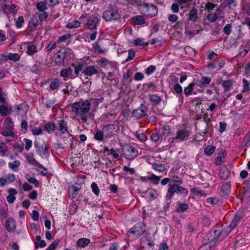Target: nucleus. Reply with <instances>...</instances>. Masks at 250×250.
<instances>
[{"mask_svg": "<svg viewBox=\"0 0 250 250\" xmlns=\"http://www.w3.org/2000/svg\"><path fill=\"white\" fill-rule=\"evenodd\" d=\"M90 107L91 102L89 100L83 101L81 99L80 101L72 104L71 110L76 116L80 117L83 123H84L87 120L85 115L88 113Z\"/></svg>", "mask_w": 250, "mask_h": 250, "instance_id": "f257e3e1", "label": "nucleus"}, {"mask_svg": "<svg viewBox=\"0 0 250 250\" xmlns=\"http://www.w3.org/2000/svg\"><path fill=\"white\" fill-rule=\"evenodd\" d=\"M102 17L106 21H116L121 18V15L116 6L109 7L104 11Z\"/></svg>", "mask_w": 250, "mask_h": 250, "instance_id": "f03ea898", "label": "nucleus"}, {"mask_svg": "<svg viewBox=\"0 0 250 250\" xmlns=\"http://www.w3.org/2000/svg\"><path fill=\"white\" fill-rule=\"evenodd\" d=\"M34 146L36 149L37 153L42 158H47L50 155V149L49 146L43 142L42 144H40L37 141L34 142Z\"/></svg>", "mask_w": 250, "mask_h": 250, "instance_id": "7ed1b4c3", "label": "nucleus"}, {"mask_svg": "<svg viewBox=\"0 0 250 250\" xmlns=\"http://www.w3.org/2000/svg\"><path fill=\"white\" fill-rule=\"evenodd\" d=\"M140 9L143 14L150 17L155 16L158 13L157 7L152 4L143 3L140 5Z\"/></svg>", "mask_w": 250, "mask_h": 250, "instance_id": "20e7f679", "label": "nucleus"}, {"mask_svg": "<svg viewBox=\"0 0 250 250\" xmlns=\"http://www.w3.org/2000/svg\"><path fill=\"white\" fill-rule=\"evenodd\" d=\"M174 193H182L187 195L188 193V191L185 188L177 185L170 186L168 189L167 193L166 196L167 200L171 199Z\"/></svg>", "mask_w": 250, "mask_h": 250, "instance_id": "39448f33", "label": "nucleus"}, {"mask_svg": "<svg viewBox=\"0 0 250 250\" xmlns=\"http://www.w3.org/2000/svg\"><path fill=\"white\" fill-rule=\"evenodd\" d=\"M118 130V127L117 125L115 124H109L103 128V132H104L105 139L110 138L116 135Z\"/></svg>", "mask_w": 250, "mask_h": 250, "instance_id": "423d86ee", "label": "nucleus"}, {"mask_svg": "<svg viewBox=\"0 0 250 250\" xmlns=\"http://www.w3.org/2000/svg\"><path fill=\"white\" fill-rule=\"evenodd\" d=\"M145 231V224L143 222H139L131 228L128 232L134 234L136 237H139L142 235Z\"/></svg>", "mask_w": 250, "mask_h": 250, "instance_id": "0eeeda50", "label": "nucleus"}, {"mask_svg": "<svg viewBox=\"0 0 250 250\" xmlns=\"http://www.w3.org/2000/svg\"><path fill=\"white\" fill-rule=\"evenodd\" d=\"M211 81V79L209 77H203L200 79L194 80L193 82L195 87L198 86L200 88L196 91L202 92L203 91V87L209 84Z\"/></svg>", "mask_w": 250, "mask_h": 250, "instance_id": "6e6552de", "label": "nucleus"}, {"mask_svg": "<svg viewBox=\"0 0 250 250\" xmlns=\"http://www.w3.org/2000/svg\"><path fill=\"white\" fill-rule=\"evenodd\" d=\"M123 154L125 158L132 160L138 155V150L133 146H127L123 149Z\"/></svg>", "mask_w": 250, "mask_h": 250, "instance_id": "1a4fd4ad", "label": "nucleus"}, {"mask_svg": "<svg viewBox=\"0 0 250 250\" xmlns=\"http://www.w3.org/2000/svg\"><path fill=\"white\" fill-rule=\"evenodd\" d=\"M100 21V20L97 15H93L88 18L86 25L89 29L95 30L96 29Z\"/></svg>", "mask_w": 250, "mask_h": 250, "instance_id": "9d476101", "label": "nucleus"}, {"mask_svg": "<svg viewBox=\"0 0 250 250\" xmlns=\"http://www.w3.org/2000/svg\"><path fill=\"white\" fill-rule=\"evenodd\" d=\"M190 132L188 130L185 129H181L177 131L176 136L173 137L174 140L179 141L187 140L189 136Z\"/></svg>", "mask_w": 250, "mask_h": 250, "instance_id": "9b49d317", "label": "nucleus"}, {"mask_svg": "<svg viewBox=\"0 0 250 250\" xmlns=\"http://www.w3.org/2000/svg\"><path fill=\"white\" fill-rule=\"evenodd\" d=\"M146 110L147 108L143 104H141L140 108L134 110L132 114L133 116L137 118H147L148 115L146 113Z\"/></svg>", "mask_w": 250, "mask_h": 250, "instance_id": "f8f14e48", "label": "nucleus"}, {"mask_svg": "<svg viewBox=\"0 0 250 250\" xmlns=\"http://www.w3.org/2000/svg\"><path fill=\"white\" fill-rule=\"evenodd\" d=\"M39 24L40 21L37 17H34L32 18L29 22L27 28L28 32L31 33L36 30Z\"/></svg>", "mask_w": 250, "mask_h": 250, "instance_id": "ddd939ff", "label": "nucleus"}, {"mask_svg": "<svg viewBox=\"0 0 250 250\" xmlns=\"http://www.w3.org/2000/svg\"><path fill=\"white\" fill-rule=\"evenodd\" d=\"M84 76H91L98 73L97 67L94 65H90L84 68L83 71Z\"/></svg>", "mask_w": 250, "mask_h": 250, "instance_id": "4468645a", "label": "nucleus"}, {"mask_svg": "<svg viewBox=\"0 0 250 250\" xmlns=\"http://www.w3.org/2000/svg\"><path fill=\"white\" fill-rule=\"evenodd\" d=\"M8 193V196L6 197L7 201L9 204H13L16 200L15 195L17 194V191L16 189L10 188L7 190Z\"/></svg>", "mask_w": 250, "mask_h": 250, "instance_id": "2eb2a0df", "label": "nucleus"}, {"mask_svg": "<svg viewBox=\"0 0 250 250\" xmlns=\"http://www.w3.org/2000/svg\"><path fill=\"white\" fill-rule=\"evenodd\" d=\"M97 62L101 65L102 67H106L108 66L111 67L112 68H114L116 67V63L115 62H109L107 59L105 58H102L100 60H98Z\"/></svg>", "mask_w": 250, "mask_h": 250, "instance_id": "dca6fc26", "label": "nucleus"}, {"mask_svg": "<svg viewBox=\"0 0 250 250\" xmlns=\"http://www.w3.org/2000/svg\"><path fill=\"white\" fill-rule=\"evenodd\" d=\"M197 13L198 10L195 8H192L188 14V20L192 22H196L198 20Z\"/></svg>", "mask_w": 250, "mask_h": 250, "instance_id": "f3484780", "label": "nucleus"}, {"mask_svg": "<svg viewBox=\"0 0 250 250\" xmlns=\"http://www.w3.org/2000/svg\"><path fill=\"white\" fill-rule=\"evenodd\" d=\"M5 227L8 231L14 232L16 229L15 222L12 218L7 219L5 223Z\"/></svg>", "mask_w": 250, "mask_h": 250, "instance_id": "a211bd4d", "label": "nucleus"}, {"mask_svg": "<svg viewBox=\"0 0 250 250\" xmlns=\"http://www.w3.org/2000/svg\"><path fill=\"white\" fill-rule=\"evenodd\" d=\"M131 22L134 25H140L146 22L145 19L141 16H134L131 18Z\"/></svg>", "mask_w": 250, "mask_h": 250, "instance_id": "6ab92c4d", "label": "nucleus"}, {"mask_svg": "<svg viewBox=\"0 0 250 250\" xmlns=\"http://www.w3.org/2000/svg\"><path fill=\"white\" fill-rule=\"evenodd\" d=\"M230 172L226 167H223L221 168L219 172V177L222 180H227L229 176Z\"/></svg>", "mask_w": 250, "mask_h": 250, "instance_id": "aec40b11", "label": "nucleus"}, {"mask_svg": "<svg viewBox=\"0 0 250 250\" xmlns=\"http://www.w3.org/2000/svg\"><path fill=\"white\" fill-rule=\"evenodd\" d=\"M25 158L27 162L32 165L35 166H39L41 168L43 167V166L40 164L32 155L26 154L25 155Z\"/></svg>", "mask_w": 250, "mask_h": 250, "instance_id": "412c9836", "label": "nucleus"}, {"mask_svg": "<svg viewBox=\"0 0 250 250\" xmlns=\"http://www.w3.org/2000/svg\"><path fill=\"white\" fill-rule=\"evenodd\" d=\"M242 218V215L241 214H239L237 213L235 215V217H234L233 220L229 225V227L231 228L232 229H234L237 226L238 223L240 222Z\"/></svg>", "mask_w": 250, "mask_h": 250, "instance_id": "4be33fe9", "label": "nucleus"}, {"mask_svg": "<svg viewBox=\"0 0 250 250\" xmlns=\"http://www.w3.org/2000/svg\"><path fill=\"white\" fill-rule=\"evenodd\" d=\"M221 12V10L219 8H217L215 10V13H210L207 16V19L211 22H215L217 18L218 15Z\"/></svg>", "mask_w": 250, "mask_h": 250, "instance_id": "5701e85b", "label": "nucleus"}, {"mask_svg": "<svg viewBox=\"0 0 250 250\" xmlns=\"http://www.w3.org/2000/svg\"><path fill=\"white\" fill-rule=\"evenodd\" d=\"M59 130L62 133H65L68 130L67 123L64 120L59 121Z\"/></svg>", "mask_w": 250, "mask_h": 250, "instance_id": "b1692460", "label": "nucleus"}, {"mask_svg": "<svg viewBox=\"0 0 250 250\" xmlns=\"http://www.w3.org/2000/svg\"><path fill=\"white\" fill-rule=\"evenodd\" d=\"M185 33L186 35L189 38H192L194 37L196 35L195 30H192L187 23H186L185 24Z\"/></svg>", "mask_w": 250, "mask_h": 250, "instance_id": "393cba45", "label": "nucleus"}, {"mask_svg": "<svg viewBox=\"0 0 250 250\" xmlns=\"http://www.w3.org/2000/svg\"><path fill=\"white\" fill-rule=\"evenodd\" d=\"M208 117V115L207 114H205L204 116V121L206 124L207 125V128L204 130L203 132L204 135L208 133L209 129L211 126L210 119Z\"/></svg>", "mask_w": 250, "mask_h": 250, "instance_id": "a878e982", "label": "nucleus"}, {"mask_svg": "<svg viewBox=\"0 0 250 250\" xmlns=\"http://www.w3.org/2000/svg\"><path fill=\"white\" fill-rule=\"evenodd\" d=\"M90 242L89 239L85 238H82L79 239L77 242V245L78 247L84 248L87 246Z\"/></svg>", "mask_w": 250, "mask_h": 250, "instance_id": "bb28decb", "label": "nucleus"}, {"mask_svg": "<svg viewBox=\"0 0 250 250\" xmlns=\"http://www.w3.org/2000/svg\"><path fill=\"white\" fill-rule=\"evenodd\" d=\"M27 109L23 104L19 105L17 108V112L18 115L23 117L26 114Z\"/></svg>", "mask_w": 250, "mask_h": 250, "instance_id": "cd10ccee", "label": "nucleus"}, {"mask_svg": "<svg viewBox=\"0 0 250 250\" xmlns=\"http://www.w3.org/2000/svg\"><path fill=\"white\" fill-rule=\"evenodd\" d=\"M196 88L194 84H193V82L190 83L188 87H185L184 88V93L185 95L186 96H188L189 95H190L192 92L193 91L194 89H195Z\"/></svg>", "mask_w": 250, "mask_h": 250, "instance_id": "c85d7f7f", "label": "nucleus"}, {"mask_svg": "<svg viewBox=\"0 0 250 250\" xmlns=\"http://www.w3.org/2000/svg\"><path fill=\"white\" fill-rule=\"evenodd\" d=\"M3 125L7 130H12L13 128L14 123L10 117H8L5 120Z\"/></svg>", "mask_w": 250, "mask_h": 250, "instance_id": "c756f323", "label": "nucleus"}, {"mask_svg": "<svg viewBox=\"0 0 250 250\" xmlns=\"http://www.w3.org/2000/svg\"><path fill=\"white\" fill-rule=\"evenodd\" d=\"M214 233L215 236H214L208 242L209 244H210L211 246L214 245L217 242H220L223 240L221 239V237H219V233L217 230L214 231Z\"/></svg>", "mask_w": 250, "mask_h": 250, "instance_id": "7c9ffc66", "label": "nucleus"}, {"mask_svg": "<svg viewBox=\"0 0 250 250\" xmlns=\"http://www.w3.org/2000/svg\"><path fill=\"white\" fill-rule=\"evenodd\" d=\"M214 233L215 236H214L208 242L209 244H210L211 246L214 245L217 242H220L223 240L221 239V237H219V233L217 230L214 231Z\"/></svg>", "mask_w": 250, "mask_h": 250, "instance_id": "2f4dec72", "label": "nucleus"}, {"mask_svg": "<svg viewBox=\"0 0 250 250\" xmlns=\"http://www.w3.org/2000/svg\"><path fill=\"white\" fill-rule=\"evenodd\" d=\"M56 128V126L54 123L50 122L48 123L43 126L44 130L46 131L48 133H50L53 131Z\"/></svg>", "mask_w": 250, "mask_h": 250, "instance_id": "473e14b6", "label": "nucleus"}, {"mask_svg": "<svg viewBox=\"0 0 250 250\" xmlns=\"http://www.w3.org/2000/svg\"><path fill=\"white\" fill-rule=\"evenodd\" d=\"M152 168L155 171L163 172L165 170L166 167L164 165L162 164L153 163Z\"/></svg>", "mask_w": 250, "mask_h": 250, "instance_id": "72a5a7b5", "label": "nucleus"}, {"mask_svg": "<svg viewBox=\"0 0 250 250\" xmlns=\"http://www.w3.org/2000/svg\"><path fill=\"white\" fill-rule=\"evenodd\" d=\"M27 54L29 55H33L37 52V47L33 44H29L27 46Z\"/></svg>", "mask_w": 250, "mask_h": 250, "instance_id": "f704fd0d", "label": "nucleus"}, {"mask_svg": "<svg viewBox=\"0 0 250 250\" xmlns=\"http://www.w3.org/2000/svg\"><path fill=\"white\" fill-rule=\"evenodd\" d=\"M232 229L229 226L226 229H223L221 232H218L219 233V237L221 239H224L232 230Z\"/></svg>", "mask_w": 250, "mask_h": 250, "instance_id": "c9c22d12", "label": "nucleus"}, {"mask_svg": "<svg viewBox=\"0 0 250 250\" xmlns=\"http://www.w3.org/2000/svg\"><path fill=\"white\" fill-rule=\"evenodd\" d=\"M9 114L8 107L5 104H0V115L1 116H5Z\"/></svg>", "mask_w": 250, "mask_h": 250, "instance_id": "e433bc0d", "label": "nucleus"}, {"mask_svg": "<svg viewBox=\"0 0 250 250\" xmlns=\"http://www.w3.org/2000/svg\"><path fill=\"white\" fill-rule=\"evenodd\" d=\"M149 99L152 103L155 104H159L162 101L161 98L156 94L149 95Z\"/></svg>", "mask_w": 250, "mask_h": 250, "instance_id": "4c0bfd02", "label": "nucleus"}, {"mask_svg": "<svg viewBox=\"0 0 250 250\" xmlns=\"http://www.w3.org/2000/svg\"><path fill=\"white\" fill-rule=\"evenodd\" d=\"M170 134V127L168 125L164 126L163 127V131L161 134V137L164 139H166L168 137Z\"/></svg>", "mask_w": 250, "mask_h": 250, "instance_id": "58836bf2", "label": "nucleus"}, {"mask_svg": "<svg viewBox=\"0 0 250 250\" xmlns=\"http://www.w3.org/2000/svg\"><path fill=\"white\" fill-rule=\"evenodd\" d=\"M222 85L224 89V91L225 92H228L229 91L232 87V82L231 80H229L224 81L222 83Z\"/></svg>", "mask_w": 250, "mask_h": 250, "instance_id": "ea45409f", "label": "nucleus"}, {"mask_svg": "<svg viewBox=\"0 0 250 250\" xmlns=\"http://www.w3.org/2000/svg\"><path fill=\"white\" fill-rule=\"evenodd\" d=\"M104 132H103V129L102 131L98 130L96 132L94 135V139L98 141H103L104 139Z\"/></svg>", "mask_w": 250, "mask_h": 250, "instance_id": "a19ab883", "label": "nucleus"}, {"mask_svg": "<svg viewBox=\"0 0 250 250\" xmlns=\"http://www.w3.org/2000/svg\"><path fill=\"white\" fill-rule=\"evenodd\" d=\"M81 23L78 21H74L67 24L66 27L69 29H73L81 26Z\"/></svg>", "mask_w": 250, "mask_h": 250, "instance_id": "79ce46f5", "label": "nucleus"}, {"mask_svg": "<svg viewBox=\"0 0 250 250\" xmlns=\"http://www.w3.org/2000/svg\"><path fill=\"white\" fill-rule=\"evenodd\" d=\"M20 162L19 161L15 160L13 162H10L8 163L9 167L14 171H17L20 165Z\"/></svg>", "mask_w": 250, "mask_h": 250, "instance_id": "37998d69", "label": "nucleus"}, {"mask_svg": "<svg viewBox=\"0 0 250 250\" xmlns=\"http://www.w3.org/2000/svg\"><path fill=\"white\" fill-rule=\"evenodd\" d=\"M154 245V243L153 241L150 240H147V242H143L142 244V247L144 249L143 250H146V248L147 247H149L150 248V250H153V247Z\"/></svg>", "mask_w": 250, "mask_h": 250, "instance_id": "c03bdc74", "label": "nucleus"}, {"mask_svg": "<svg viewBox=\"0 0 250 250\" xmlns=\"http://www.w3.org/2000/svg\"><path fill=\"white\" fill-rule=\"evenodd\" d=\"M72 72V69L71 68L69 67L67 69H63L61 72V75L62 77L67 78L68 77Z\"/></svg>", "mask_w": 250, "mask_h": 250, "instance_id": "a18cd8bd", "label": "nucleus"}, {"mask_svg": "<svg viewBox=\"0 0 250 250\" xmlns=\"http://www.w3.org/2000/svg\"><path fill=\"white\" fill-rule=\"evenodd\" d=\"M46 4H47L45 1H41L38 2L37 4V8L38 11V12H44L47 8Z\"/></svg>", "mask_w": 250, "mask_h": 250, "instance_id": "49530a36", "label": "nucleus"}, {"mask_svg": "<svg viewBox=\"0 0 250 250\" xmlns=\"http://www.w3.org/2000/svg\"><path fill=\"white\" fill-rule=\"evenodd\" d=\"M8 150V147L3 142H0V155L4 156Z\"/></svg>", "mask_w": 250, "mask_h": 250, "instance_id": "de8ad7c7", "label": "nucleus"}, {"mask_svg": "<svg viewBox=\"0 0 250 250\" xmlns=\"http://www.w3.org/2000/svg\"><path fill=\"white\" fill-rule=\"evenodd\" d=\"M26 179L30 183L33 184L36 187H38L39 183L38 181L34 177H30L28 174H26L25 176Z\"/></svg>", "mask_w": 250, "mask_h": 250, "instance_id": "09e8293b", "label": "nucleus"}, {"mask_svg": "<svg viewBox=\"0 0 250 250\" xmlns=\"http://www.w3.org/2000/svg\"><path fill=\"white\" fill-rule=\"evenodd\" d=\"M215 149V147L212 146H208L204 149L205 154L207 155L212 154Z\"/></svg>", "mask_w": 250, "mask_h": 250, "instance_id": "8fccbe9b", "label": "nucleus"}, {"mask_svg": "<svg viewBox=\"0 0 250 250\" xmlns=\"http://www.w3.org/2000/svg\"><path fill=\"white\" fill-rule=\"evenodd\" d=\"M64 58V53L61 51H59L57 54V58H56V62L58 64H61L63 62Z\"/></svg>", "mask_w": 250, "mask_h": 250, "instance_id": "3c124183", "label": "nucleus"}, {"mask_svg": "<svg viewBox=\"0 0 250 250\" xmlns=\"http://www.w3.org/2000/svg\"><path fill=\"white\" fill-rule=\"evenodd\" d=\"M188 208V205L187 204H180L179 207L176 209L177 212H182L187 210Z\"/></svg>", "mask_w": 250, "mask_h": 250, "instance_id": "603ef678", "label": "nucleus"}, {"mask_svg": "<svg viewBox=\"0 0 250 250\" xmlns=\"http://www.w3.org/2000/svg\"><path fill=\"white\" fill-rule=\"evenodd\" d=\"M242 9L246 12L247 14L250 15V3H246L245 2H241Z\"/></svg>", "mask_w": 250, "mask_h": 250, "instance_id": "864d4df0", "label": "nucleus"}, {"mask_svg": "<svg viewBox=\"0 0 250 250\" xmlns=\"http://www.w3.org/2000/svg\"><path fill=\"white\" fill-rule=\"evenodd\" d=\"M60 84V82L59 80L56 79L50 84V88L52 90H55L59 87Z\"/></svg>", "mask_w": 250, "mask_h": 250, "instance_id": "5fc2aeb1", "label": "nucleus"}, {"mask_svg": "<svg viewBox=\"0 0 250 250\" xmlns=\"http://www.w3.org/2000/svg\"><path fill=\"white\" fill-rule=\"evenodd\" d=\"M24 21L23 17L22 16H19L16 21V27L18 28H21L22 26Z\"/></svg>", "mask_w": 250, "mask_h": 250, "instance_id": "6e6d98bb", "label": "nucleus"}, {"mask_svg": "<svg viewBox=\"0 0 250 250\" xmlns=\"http://www.w3.org/2000/svg\"><path fill=\"white\" fill-rule=\"evenodd\" d=\"M230 189V184L227 183V184L222 186L221 190L223 193L227 194L229 192Z\"/></svg>", "mask_w": 250, "mask_h": 250, "instance_id": "4d7b16f0", "label": "nucleus"}, {"mask_svg": "<svg viewBox=\"0 0 250 250\" xmlns=\"http://www.w3.org/2000/svg\"><path fill=\"white\" fill-rule=\"evenodd\" d=\"M92 191L96 195H98L100 193V189L99 188L97 184L95 182H93L91 185Z\"/></svg>", "mask_w": 250, "mask_h": 250, "instance_id": "13d9d810", "label": "nucleus"}, {"mask_svg": "<svg viewBox=\"0 0 250 250\" xmlns=\"http://www.w3.org/2000/svg\"><path fill=\"white\" fill-rule=\"evenodd\" d=\"M20 56L18 53H10L8 58L10 60L17 61L20 59Z\"/></svg>", "mask_w": 250, "mask_h": 250, "instance_id": "bf43d9fd", "label": "nucleus"}, {"mask_svg": "<svg viewBox=\"0 0 250 250\" xmlns=\"http://www.w3.org/2000/svg\"><path fill=\"white\" fill-rule=\"evenodd\" d=\"M250 50V49L248 48L246 45H245L240 48L239 54L241 56H244Z\"/></svg>", "mask_w": 250, "mask_h": 250, "instance_id": "052dcab7", "label": "nucleus"}, {"mask_svg": "<svg viewBox=\"0 0 250 250\" xmlns=\"http://www.w3.org/2000/svg\"><path fill=\"white\" fill-rule=\"evenodd\" d=\"M231 28H232V26L230 24H229V23L227 24L224 27V29H223L224 33L227 35H229L231 33V31H232Z\"/></svg>", "mask_w": 250, "mask_h": 250, "instance_id": "680f3d73", "label": "nucleus"}, {"mask_svg": "<svg viewBox=\"0 0 250 250\" xmlns=\"http://www.w3.org/2000/svg\"><path fill=\"white\" fill-rule=\"evenodd\" d=\"M160 178V177L156 176L155 174H152L148 179L150 181H152L153 184L157 185L159 183Z\"/></svg>", "mask_w": 250, "mask_h": 250, "instance_id": "e2e57ef3", "label": "nucleus"}, {"mask_svg": "<svg viewBox=\"0 0 250 250\" xmlns=\"http://www.w3.org/2000/svg\"><path fill=\"white\" fill-rule=\"evenodd\" d=\"M104 98L102 97L99 98H91L89 99L90 102H93L96 106H98L100 103L103 102Z\"/></svg>", "mask_w": 250, "mask_h": 250, "instance_id": "0e129e2a", "label": "nucleus"}, {"mask_svg": "<svg viewBox=\"0 0 250 250\" xmlns=\"http://www.w3.org/2000/svg\"><path fill=\"white\" fill-rule=\"evenodd\" d=\"M37 14L40 21L45 20L48 17V13L45 11L38 12Z\"/></svg>", "mask_w": 250, "mask_h": 250, "instance_id": "69168bd1", "label": "nucleus"}, {"mask_svg": "<svg viewBox=\"0 0 250 250\" xmlns=\"http://www.w3.org/2000/svg\"><path fill=\"white\" fill-rule=\"evenodd\" d=\"M156 70V67L154 65H151L148 66L146 69V73L147 75H149L153 73Z\"/></svg>", "mask_w": 250, "mask_h": 250, "instance_id": "338daca9", "label": "nucleus"}, {"mask_svg": "<svg viewBox=\"0 0 250 250\" xmlns=\"http://www.w3.org/2000/svg\"><path fill=\"white\" fill-rule=\"evenodd\" d=\"M59 243V240H58L54 241L46 250H54L58 245Z\"/></svg>", "mask_w": 250, "mask_h": 250, "instance_id": "774afa93", "label": "nucleus"}]
</instances>
